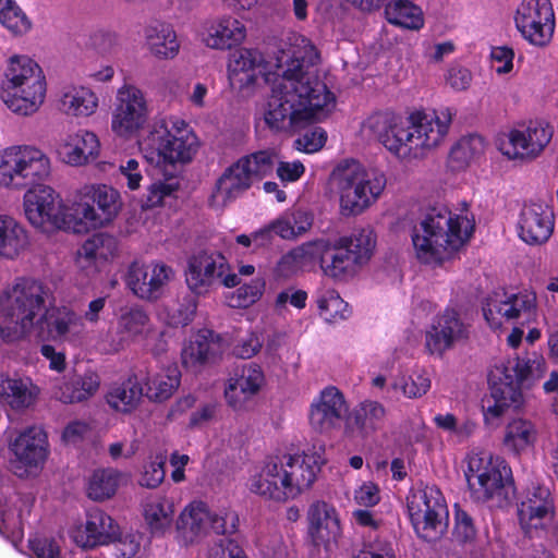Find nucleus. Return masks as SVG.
Masks as SVG:
<instances>
[{
  "instance_id": "obj_57",
  "label": "nucleus",
  "mask_w": 558,
  "mask_h": 558,
  "mask_svg": "<svg viewBox=\"0 0 558 558\" xmlns=\"http://www.w3.org/2000/svg\"><path fill=\"white\" fill-rule=\"evenodd\" d=\"M327 141V133L324 129L315 126L295 140L294 146L298 150L312 154L320 150Z\"/></svg>"
},
{
  "instance_id": "obj_28",
  "label": "nucleus",
  "mask_w": 558,
  "mask_h": 558,
  "mask_svg": "<svg viewBox=\"0 0 558 558\" xmlns=\"http://www.w3.org/2000/svg\"><path fill=\"white\" fill-rule=\"evenodd\" d=\"M386 421V409L378 401L365 400L345 420V435L353 439H365L380 430Z\"/></svg>"
},
{
  "instance_id": "obj_2",
  "label": "nucleus",
  "mask_w": 558,
  "mask_h": 558,
  "mask_svg": "<svg viewBox=\"0 0 558 558\" xmlns=\"http://www.w3.org/2000/svg\"><path fill=\"white\" fill-rule=\"evenodd\" d=\"M51 175L49 156L35 145H12L0 150V189L26 190L24 211L29 223L37 228L51 226L72 230L71 213H63L60 195L41 182Z\"/></svg>"
},
{
  "instance_id": "obj_10",
  "label": "nucleus",
  "mask_w": 558,
  "mask_h": 558,
  "mask_svg": "<svg viewBox=\"0 0 558 558\" xmlns=\"http://www.w3.org/2000/svg\"><path fill=\"white\" fill-rule=\"evenodd\" d=\"M465 477L472 497L480 502L495 501L501 506L513 493L511 469L502 458L489 451L469 456Z\"/></svg>"
},
{
  "instance_id": "obj_24",
  "label": "nucleus",
  "mask_w": 558,
  "mask_h": 558,
  "mask_svg": "<svg viewBox=\"0 0 558 558\" xmlns=\"http://www.w3.org/2000/svg\"><path fill=\"white\" fill-rule=\"evenodd\" d=\"M157 335L149 314L140 305L126 306L117 318L118 341L114 350L123 349L132 343L154 338Z\"/></svg>"
},
{
  "instance_id": "obj_54",
  "label": "nucleus",
  "mask_w": 558,
  "mask_h": 558,
  "mask_svg": "<svg viewBox=\"0 0 558 558\" xmlns=\"http://www.w3.org/2000/svg\"><path fill=\"white\" fill-rule=\"evenodd\" d=\"M317 305L320 316L328 323L345 319L350 314L348 303L340 298L337 291L331 289L320 293Z\"/></svg>"
},
{
  "instance_id": "obj_29",
  "label": "nucleus",
  "mask_w": 558,
  "mask_h": 558,
  "mask_svg": "<svg viewBox=\"0 0 558 558\" xmlns=\"http://www.w3.org/2000/svg\"><path fill=\"white\" fill-rule=\"evenodd\" d=\"M119 535V526L113 519L95 508L87 512L84 529L77 531L75 541L84 548H94L114 542Z\"/></svg>"
},
{
  "instance_id": "obj_39",
  "label": "nucleus",
  "mask_w": 558,
  "mask_h": 558,
  "mask_svg": "<svg viewBox=\"0 0 558 558\" xmlns=\"http://www.w3.org/2000/svg\"><path fill=\"white\" fill-rule=\"evenodd\" d=\"M145 396L154 401L169 399L180 385L181 374L177 366H170L160 372L151 373L146 369L138 373Z\"/></svg>"
},
{
  "instance_id": "obj_19",
  "label": "nucleus",
  "mask_w": 558,
  "mask_h": 558,
  "mask_svg": "<svg viewBox=\"0 0 558 558\" xmlns=\"http://www.w3.org/2000/svg\"><path fill=\"white\" fill-rule=\"evenodd\" d=\"M173 276L172 268L163 263L134 262L129 268L126 284L137 298L154 301L162 295Z\"/></svg>"
},
{
  "instance_id": "obj_40",
  "label": "nucleus",
  "mask_w": 558,
  "mask_h": 558,
  "mask_svg": "<svg viewBox=\"0 0 558 558\" xmlns=\"http://www.w3.org/2000/svg\"><path fill=\"white\" fill-rule=\"evenodd\" d=\"M263 54L255 49L242 48L236 50L230 60V78L240 83V86L254 84L262 73Z\"/></svg>"
},
{
  "instance_id": "obj_22",
  "label": "nucleus",
  "mask_w": 558,
  "mask_h": 558,
  "mask_svg": "<svg viewBox=\"0 0 558 558\" xmlns=\"http://www.w3.org/2000/svg\"><path fill=\"white\" fill-rule=\"evenodd\" d=\"M14 454L11 468L17 476L26 473V468L38 466L48 456V440L46 433L37 426H32L21 432L10 444Z\"/></svg>"
},
{
  "instance_id": "obj_50",
  "label": "nucleus",
  "mask_w": 558,
  "mask_h": 558,
  "mask_svg": "<svg viewBox=\"0 0 558 558\" xmlns=\"http://www.w3.org/2000/svg\"><path fill=\"white\" fill-rule=\"evenodd\" d=\"M120 473L113 469L96 470L92 474L87 496L96 501H102L111 498L119 486Z\"/></svg>"
},
{
  "instance_id": "obj_48",
  "label": "nucleus",
  "mask_w": 558,
  "mask_h": 558,
  "mask_svg": "<svg viewBox=\"0 0 558 558\" xmlns=\"http://www.w3.org/2000/svg\"><path fill=\"white\" fill-rule=\"evenodd\" d=\"M385 15L389 23L409 28L420 29L424 25L421 8L410 0H392L385 8Z\"/></svg>"
},
{
  "instance_id": "obj_45",
  "label": "nucleus",
  "mask_w": 558,
  "mask_h": 558,
  "mask_svg": "<svg viewBox=\"0 0 558 558\" xmlns=\"http://www.w3.org/2000/svg\"><path fill=\"white\" fill-rule=\"evenodd\" d=\"M336 241L361 267L371 259L376 245V236L369 228L354 229Z\"/></svg>"
},
{
  "instance_id": "obj_56",
  "label": "nucleus",
  "mask_w": 558,
  "mask_h": 558,
  "mask_svg": "<svg viewBox=\"0 0 558 558\" xmlns=\"http://www.w3.org/2000/svg\"><path fill=\"white\" fill-rule=\"evenodd\" d=\"M272 233L284 240H292L296 238L292 228V220L289 219L287 215L276 219L269 226L254 232V239H263L262 243H267L271 240Z\"/></svg>"
},
{
  "instance_id": "obj_46",
  "label": "nucleus",
  "mask_w": 558,
  "mask_h": 558,
  "mask_svg": "<svg viewBox=\"0 0 558 558\" xmlns=\"http://www.w3.org/2000/svg\"><path fill=\"white\" fill-rule=\"evenodd\" d=\"M210 512L203 502H192L181 512L177 526L185 538L192 541L209 531Z\"/></svg>"
},
{
  "instance_id": "obj_13",
  "label": "nucleus",
  "mask_w": 558,
  "mask_h": 558,
  "mask_svg": "<svg viewBox=\"0 0 558 558\" xmlns=\"http://www.w3.org/2000/svg\"><path fill=\"white\" fill-rule=\"evenodd\" d=\"M315 259H319L323 274L335 280L352 278L361 269L359 263L337 241L330 243L324 239L303 243L286 254L281 262L304 265Z\"/></svg>"
},
{
  "instance_id": "obj_44",
  "label": "nucleus",
  "mask_w": 558,
  "mask_h": 558,
  "mask_svg": "<svg viewBox=\"0 0 558 558\" xmlns=\"http://www.w3.org/2000/svg\"><path fill=\"white\" fill-rule=\"evenodd\" d=\"M144 519L153 534H163L173 521V504L163 496H150L144 505Z\"/></svg>"
},
{
  "instance_id": "obj_38",
  "label": "nucleus",
  "mask_w": 558,
  "mask_h": 558,
  "mask_svg": "<svg viewBox=\"0 0 558 558\" xmlns=\"http://www.w3.org/2000/svg\"><path fill=\"white\" fill-rule=\"evenodd\" d=\"M100 385L99 376L87 371L84 374H73L65 377L54 391V396L63 403L82 402L93 397Z\"/></svg>"
},
{
  "instance_id": "obj_32",
  "label": "nucleus",
  "mask_w": 558,
  "mask_h": 558,
  "mask_svg": "<svg viewBox=\"0 0 558 558\" xmlns=\"http://www.w3.org/2000/svg\"><path fill=\"white\" fill-rule=\"evenodd\" d=\"M98 137L89 131L68 134L58 147L62 160L70 166H83L98 155Z\"/></svg>"
},
{
  "instance_id": "obj_59",
  "label": "nucleus",
  "mask_w": 558,
  "mask_h": 558,
  "mask_svg": "<svg viewBox=\"0 0 558 558\" xmlns=\"http://www.w3.org/2000/svg\"><path fill=\"white\" fill-rule=\"evenodd\" d=\"M396 387H399L408 398H418L429 390L430 379L425 374H415L403 377Z\"/></svg>"
},
{
  "instance_id": "obj_31",
  "label": "nucleus",
  "mask_w": 558,
  "mask_h": 558,
  "mask_svg": "<svg viewBox=\"0 0 558 558\" xmlns=\"http://www.w3.org/2000/svg\"><path fill=\"white\" fill-rule=\"evenodd\" d=\"M243 163L238 161L227 168L221 177L217 180L215 189L209 197V205L215 209H222L228 204L236 199L247 189L252 181L245 170Z\"/></svg>"
},
{
  "instance_id": "obj_64",
  "label": "nucleus",
  "mask_w": 558,
  "mask_h": 558,
  "mask_svg": "<svg viewBox=\"0 0 558 558\" xmlns=\"http://www.w3.org/2000/svg\"><path fill=\"white\" fill-rule=\"evenodd\" d=\"M29 547L36 558H61L60 547L53 539L35 538L29 541Z\"/></svg>"
},
{
  "instance_id": "obj_63",
  "label": "nucleus",
  "mask_w": 558,
  "mask_h": 558,
  "mask_svg": "<svg viewBox=\"0 0 558 558\" xmlns=\"http://www.w3.org/2000/svg\"><path fill=\"white\" fill-rule=\"evenodd\" d=\"M453 535L461 543L472 541L476 535V530L472 518L466 511L459 507H456V524Z\"/></svg>"
},
{
  "instance_id": "obj_5",
  "label": "nucleus",
  "mask_w": 558,
  "mask_h": 558,
  "mask_svg": "<svg viewBox=\"0 0 558 558\" xmlns=\"http://www.w3.org/2000/svg\"><path fill=\"white\" fill-rule=\"evenodd\" d=\"M472 230L466 217L454 215L445 206H436L414 227L412 242L418 259L440 264L463 246Z\"/></svg>"
},
{
  "instance_id": "obj_58",
  "label": "nucleus",
  "mask_w": 558,
  "mask_h": 558,
  "mask_svg": "<svg viewBox=\"0 0 558 558\" xmlns=\"http://www.w3.org/2000/svg\"><path fill=\"white\" fill-rule=\"evenodd\" d=\"M179 189V183L173 180L157 181L149 185L145 206L153 208L162 204L167 196H171Z\"/></svg>"
},
{
  "instance_id": "obj_49",
  "label": "nucleus",
  "mask_w": 558,
  "mask_h": 558,
  "mask_svg": "<svg viewBox=\"0 0 558 558\" xmlns=\"http://www.w3.org/2000/svg\"><path fill=\"white\" fill-rule=\"evenodd\" d=\"M536 437L537 432L532 422L517 418L507 425L504 445L508 450L518 454L532 447Z\"/></svg>"
},
{
  "instance_id": "obj_4",
  "label": "nucleus",
  "mask_w": 558,
  "mask_h": 558,
  "mask_svg": "<svg viewBox=\"0 0 558 558\" xmlns=\"http://www.w3.org/2000/svg\"><path fill=\"white\" fill-rule=\"evenodd\" d=\"M53 302V292L45 282L17 276L0 288V317L16 338H26L43 326Z\"/></svg>"
},
{
  "instance_id": "obj_8",
  "label": "nucleus",
  "mask_w": 558,
  "mask_h": 558,
  "mask_svg": "<svg viewBox=\"0 0 558 558\" xmlns=\"http://www.w3.org/2000/svg\"><path fill=\"white\" fill-rule=\"evenodd\" d=\"M330 182L339 196L343 216H357L381 196L387 179L384 172L366 168L354 159L339 162L330 174Z\"/></svg>"
},
{
  "instance_id": "obj_6",
  "label": "nucleus",
  "mask_w": 558,
  "mask_h": 558,
  "mask_svg": "<svg viewBox=\"0 0 558 558\" xmlns=\"http://www.w3.org/2000/svg\"><path fill=\"white\" fill-rule=\"evenodd\" d=\"M318 471V461L313 454L275 457L251 477L248 488L265 499L287 501L310 489Z\"/></svg>"
},
{
  "instance_id": "obj_9",
  "label": "nucleus",
  "mask_w": 558,
  "mask_h": 558,
  "mask_svg": "<svg viewBox=\"0 0 558 558\" xmlns=\"http://www.w3.org/2000/svg\"><path fill=\"white\" fill-rule=\"evenodd\" d=\"M543 357H518L507 364L496 365L489 373L490 396L494 404L487 405L485 417L498 418L508 409L523 404L522 385L525 380L539 378L543 374Z\"/></svg>"
},
{
  "instance_id": "obj_43",
  "label": "nucleus",
  "mask_w": 558,
  "mask_h": 558,
  "mask_svg": "<svg viewBox=\"0 0 558 558\" xmlns=\"http://www.w3.org/2000/svg\"><path fill=\"white\" fill-rule=\"evenodd\" d=\"M145 39L149 51L159 59L174 58L180 45L171 25L155 23L145 28Z\"/></svg>"
},
{
  "instance_id": "obj_25",
  "label": "nucleus",
  "mask_w": 558,
  "mask_h": 558,
  "mask_svg": "<svg viewBox=\"0 0 558 558\" xmlns=\"http://www.w3.org/2000/svg\"><path fill=\"white\" fill-rule=\"evenodd\" d=\"M347 411L348 405L342 392L338 388L329 386L312 403L311 426L319 433L330 432L339 425Z\"/></svg>"
},
{
  "instance_id": "obj_18",
  "label": "nucleus",
  "mask_w": 558,
  "mask_h": 558,
  "mask_svg": "<svg viewBox=\"0 0 558 558\" xmlns=\"http://www.w3.org/2000/svg\"><path fill=\"white\" fill-rule=\"evenodd\" d=\"M553 129L542 122L513 129L498 140V149L509 159L531 161L537 158L550 143Z\"/></svg>"
},
{
  "instance_id": "obj_42",
  "label": "nucleus",
  "mask_w": 558,
  "mask_h": 558,
  "mask_svg": "<svg viewBox=\"0 0 558 558\" xmlns=\"http://www.w3.org/2000/svg\"><path fill=\"white\" fill-rule=\"evenodd\" d=\"M98 107V97L88 87L68 86L60 96V109L66 116L89 117Z\"/></svg>"
},
{
  "instance_id": "obj_35",
  "label": "nucleus",
  "mask_w": 558,
  "mask_h": 558,
  "mask_svg": "<svg viewBox=\"0 0 558 558\" xmlns=\"http://www.w3.org/2000/svg\"><path fill=\"white\" fill-rule=\"evenodd\" d=\"M39 388L29 378L1 376L0 398L13 411H24L33 407Z\"/></svg>"
},
{
  "instance_id": "obj_60",
  "label": "nucleus",
  "mask_w": 558,
  "mask_h": 558,
  "mask_svg": "<svg viewBox=\"0 0 558 558\" xmlns=\"http://www.w3.org/2000/svg\"><path fill=\"white\" fill-rule=\"evenodd\" d=\"M143 167L136 159L130 158L119 166V181L130 190H137L143 180Z\"/></svg>"
},
{
  "instance_id": "obj_26",
  "label": "nucleus",
  "mask_w": 558,
  "mask_h": 558,
  "mask_svg": "<svg viewBox=\"0 0 558 558\" xmlns=\"http://www.w3.org/2000/svg\"><path fill=\"white\" fill-rule=\"evenodd\" d=\"M518 225L519 235L525 243L539 245L554 231V213L546 205L532 203L522 208Z\"/></svg>"
},
{
  "instance_id": "obj_61",
  "label": "nucleus",
  "mask_w": 558,
  "mask_h": 558,
  "mask_svg": "<svg viewBox=\"0 0 558 558\" xmlns=\"http://www.w3.org/2000/svg\"><path fill=\"white\" fill-rule=\"evenodd\" d=\"M472 80L471 71L460 64H452L445 74L446 84L456 92L466 90Z\"/></svg>"
},
{
  "instance_id": "obj_21",
  "label": "nucleus",
  "mask_w": 558,
  "mask_h": 558,
  "mask_svg": "<svg viewBox=\"0 0 558 558\" xmlns=\"http://www.w3.org/2000/svg\"><path fill=\"white\" fill-rule=\"evenodd\" d=\"M197 137L183 120L170 121L165 133L158 137L157 150L168 163H185L193 159L197 151Z\"/></svg>"
},
{
  "instance_id": "obj_11",
  "label": "nucleus",
  "mask_w": 558,
  "mask_h": 558,
  "mask_svg": "<svg viewBox=\"0 0 558 558\" xmlns=\"http://www.w3.org/2000/svg\"><path fill=\"white\" fill-rule=\"evenodd\" d=\"M407 508L416 534L428 542L439 539L448 529V508L436 486L418 483L407 497Z\"/></svg>"
},
{
  "instance_id": "obj_30",
  "label": "nucleus",
  "mask_w": 558,
  "mask_h": 558,
  "mask_svg": "<svg viewBox=\"0 0 558 558\" xmlns=\"http://www.w3.org/2000/svg\"><path fill=\"white\" fill-rule=\"evenodd\" d=\"M31 243L24 223L11 214L0 213V259H19L29 250Z\"/></svg>"
},
{
  "instance_id": "obj_15",
  "label": "nucleus",
  "mask_w": 558,
  "mask_h": 558,
  "mask_svg": "<svg viewBox=\"0 0 558 558\" xmlns=\"http://www.w3.org/2000/svg\"><path fill=\"white\" fill-rule=\"evenodd\" d=\"M483 314L494 329L501 327L504 322L530 325L538 317L536 293L531 290L515 293L494 292L486 299Z\"/></svg>"
},
{
  "instance_id": "obj_55",
  "label": "nucleus",
  "mask_w": 558,
  "mask_h": 558,
  "mask_svg": "<svg viewBox=\"0 0 558 558\" xmlns=\"http://www.w3.org/2000/svg\"><path fill=\"white\" fill-rule=\"evenodd\" d=\"M265 281L255 278L250 283L241 286L228 296V304L234 308L247 307L254 304L263 294Z\"/></svg>"
},
{
  "instance_id": "obj_3",
  "label": "nucleus",
  "mask_w": 558,
  "mask_h": 558,
  "mask_svg": "<svg viewBox=\"0 0 558 558\" xmlns=\"http://www.w3.org/2000/svg\"><path fill=\"white\" fill-rule=\"evenodd\" d=\"M452 120L449 109L436 112L416 111L402 119L390 112L371 116L364 130L376 137L400 159H416L439 146Z\"/></svg>"
},
{
  "instance_id": "obj_47",
  "label": "nucleus",
  "mask_w": 558,
  "mask_h": 558,
  "mask_svg": "<svg viewBox=\"0 0 558 558\" xmlns=\"http://www.w3.org/2000/svg\"><path fill=\"white\" fill-rule=\"evenodd\" d=\"M143 395L144 389L140 376L136 375L134 379L129 378L112 387L107 395V401L114 410L128 413L138 405Z\"/></svg>"
},
{
  "instance_id": "obj_62",
  "label": "nucleus",
  "mask_w": 558,
  "mask_h": 558,
  "mask_svg": "<svg viewBox=\"0 0 558 558\" xmlns=\"http://www.w3.org/2000/svg\"><path fill=\"white\" fill-rule=\"evenodd\" d=\"M165 458L157 457L144 468L140 478V485L147 488H156L165 478Z\"/></svg>"
},
{
  "instance_id": "obj_7",
  "label": "nucleus",
  "mask_w": 558,
  "mask_h": 558,
  "mask_svg": "<svg viewBox=\"0 0 558 558\" xmlns=\"http://www.w3.org/2000/svg\"><path fill=\"white\" fill-rule=\"evenodd\" d=\"M46 92V76L36 61L25 54L8 59L0 98L11 112L21 117L35 114L45 102Z\"/></svg>"
},
{
  "instance_id": "obj_12",
  "label": "nucleus",
  "mask_w": 558,
  "mask_h": 558,
  "mask_svg": "<svg viewBox=\"0 0 558 558\" xmlns=\"http://www.w3.org/2000/svg\"><path fill=\"white\" fill-rule=\"evenodd\" d=\"M120 207V194L111 186H84L71 207L72 231L81 233L101 228L116 218Z\"/></svg>"
},
{
  "instance_id": "obj_36",
  "label": "nucleus",
  "mask_w": 558,
  "mask_h": 558,
  "mask_svg": "<svg viewBox=\"0 0 558 558\" xmlns=\"http://www.w3.org/2000/svg\"><path fill=\"white\" fill-rule=\"evenodd\" d=\"M222 351L221 342L210 330L199 331L182 351L185 366L197 368L213 362Z\"/></svg>"
},
{
  "instance_id": "obj_51",
  "label": "nucleus",
  "mask_w": 558,
  "mask_h": 558,
  "mask_svg": "<svg viewBox=\"0 0 558 558\" xmlns=\"http://www.w3.org/2000/svg\"><path fill=\"white\" fill-rule=\"evenodd\" d=\"M0 23L14 36L29 32L32 22L14 0H0Z\"/></svg>"
},
{
  "instance_id": "obj_16",
  "label": "nucleus",
  "mask_w": 558,
  "mask_h": 558,
  "mask_svg": "<svg viewBox=\"0 0 558 558\" xmlns=\"http://www.w3.org/2000/svg\"><path fill=\"white\" fill-rule=\"evenodd\" d=\"M229 265L223 255L218 252L203 251L192 256L186 271L189 289L205 295L220 286L233 288L240 284L236 274H228Z\"/></svg>"
},
{
  "instance_id": "obj_14",
  "label": "nucleus",
  "mask_w": 558,
  "mask_h": 558,
  "mask_svg": "<svg viewBox=\"0 0 558 558\" xmlns=\"http://www.w3.org/2000/svg\"><path fill=\"white\" fill-rule=\"evenodd\" d=\"M150 114L146 93L132 83L117 89L111 112V131L121 138H132L145 128Z\"/></svg>"
},
{
  "instance_id": "obj_23",
  "label": "nucleus",
  "mask_w": 558,
  "mask_h": 558,
  "mask_svg": "<svg viewBox=\"0 0 558 558\" xmlns=\"http://www.w3.org/2000/svg\"><path fill=\"white\" fill-rule=\"evenodd\" d=\"M555 513V505L550 490L542 485L533 486L525 493L519 506V520L525 533L533 535L543 530Z\"/></svg>"
},
{
  "instance_id": "obj_1",
  "label": "nucleus",
  "mask_w": 558,
  "mask_h": 558,
  "mask_svg": "<svg viewBox=\"0 0 558 558\" xmlns=\"http://www.w3.org/2000/svg\"><path fill=\"white\" fill-rule=\"evenodd\" d=\"M281 80L276 82L264 110V121L277 132H298L326 119L336 106L333 94L315 73L316 47L301 35H292L276 53Z\"/></svg>"
},
{
  "instance_id": "obj_52",
  "label": "nucleus",
  "mask_w": 558,
  "mask_h": 558,
  "mask_svg": "<svg viewBox=\"0 0 558 558\" xmlns=\"http://www.w3.org/2000/svg\"><path fill=\"white\" fill-rule=\"evenodd\" d=\"M238 162L243 163L242 168L253 181V179H260L274 171L278 162V155L270 149L259 150L242 157Z\"/></svg>"
},
{
  "instance_id": "obj_20",
  "label": "nucleus",
  "mask_w": 558,
  "mask_h": 558,
  "mask_svg": "<svg viewBox=\"0 0 558 558\" xmlns=\"http://www.w3.org/2000/svg\"><path fill=\"white\" fill-rule=\"evenodd\" d=\"M469 337V326L454 308H446L426 332L425 345L430 354L442 355L457 342Z\"/></svg>"
},
{
  "instance_id": "obj_33",
  "label": "nucleus",
  "mask_w": 558,
  "mask_h": 558,
  "mask_svg": "<svg viewBox=\"0 0 558 558\" xmlns=\"http://www.w3.org/2000/svg\"><path fill=\"white\" fill-rule=\"evenodd\" d=\"M246 37L245 25L235 17L225 16L213 21L203 34L204 44L217 50L231 49Z\"/></svg>"
},
{
  "instance_id": "obj_37",
  "label": "nucleus",
  "mask_w": 558,
  "mask_h": 558,
  "mask_svg": "<svg viewBox=\"0 0 558 558\" xmlns=\"http://www.w3.org/2000/svg\"><path fill=\"white\" fill-rule=\"evenodd\" d=\"M310 532L316 542L329 543L340 535V521L333 507L324 501L308 509Z\"/></svg>"
},
{
  "instance_id": "obj_27",
  "label": "nucleus",
  "mask_w": 558,
  "mask_h": 558,
  "mask_svg": "<svg viewBox=\"0 0 558 558\" xmlns=\"http://www.w3.org/2000/svg\"><path fill=\"white\" fill-rule=\"evenodd\" d=\"M265 376L256 364L243 366L240 372L228 380L225 396L230 407L235 410L243 409L262 389Z\"/></svg>"
},
{
  "instance_id": "obj_34",
  "label": "nucleus",
  "mask_w": 558,
  "mask_h": 558,
  "mask_svg": "<svg viewBox=\"0 0 558 558\" xmlns=\"http://www.w3.org/2000/svg\"><path fill=\"white\" fill-rule=\"evenodd\" d=\"M118 250L114 236L97 233L85 240L76 253V263L82 269L97 271L98 268L112 258Z\"/></svg>"
},
{
  "instance_id": "obj_17",
  "label": "nucleus",
  "mask_w": 558,
  "mask_h": 558,
  "mask_svg": "<svg viewBox=\"0 0 558 558\" xmlns=\"http://www.w3.org/2000/svg\"><path fill=\"white\" fill-rule=\"evenodd\" d=\"M515 27L531 45L547 46L555 32V13L549 0H522L514 15Z\"/></svg>"
},
{
  "instance_id": "obj_41",
  "label": "nucleus",
  "mask_w": 558,
  "mask_h": 558,
  "mask_svg": "<svg viewBox=\"0 0 558 558\" xmlns=\"http://www.w3.org/2000/svg\"><path fill=\"white\" fill-rule=\"evenodd\" d=\"M48 332L53 339L74 341L78 339L85 329L83 317L68 307L57 308L44 319Z\"/></svg>"
},
{
  "instance_id": "obj_53",
  "label": "nucleus",
  "mask_w": 558,
  "mask_h": 558,
  "mask_svg": "<svg viewBox=\"0 0 558 558\" xmlns=\"http://www.w3.org/2000/svg\"><path fill=\"white\" fill-rule=\"evenodd\" d=\"M482 138L480 136L463 137L456 143L449 153L448 165L453 171L464 169L476 154L481 151Z\"/></svg>"
}]
</instances>
